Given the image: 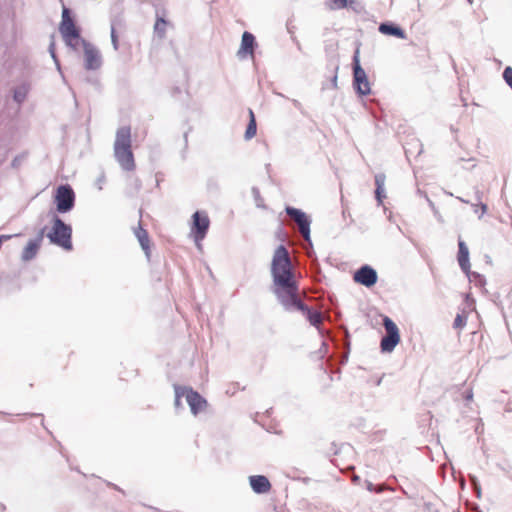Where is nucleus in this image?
<instances>
[{
    "instance_id": "f257e3e1",
    "label": "nucleus",
    "mask_w": 512,
    "mask_h": 512,
    "mask_svg": "<svg viewBox=\"0 0 512 512\" xmlns=\"http://www.w3.org/2000/svg\"><path fill=\"white\" fill-rule=\"evenodd\" d=\"M270 274L272 278L270 291L283 309L286 312H301L311 326L319 329L322 314L300 298L299 281L295 276L292 260L284 244H279L274 250Z\"/></svg>"
},
{
    "instance_id": "f03ea898",
    "label": "nucleus",
    "mask_w": 512,
    "mask_h": 512,
    "mask_svg": "<svg viewBox=\"0 0 512 512\" xmlns=\"http://www.w3.org/2000/svg\"><path fill=\"white\" fill-rule=\"evenodd\" d=\"M59 32L66 45L73 49L81 42L84 50V67L86 70L94 71L102 66V57L99 50L89 41L81 37V31L76 25L73 10L65 6L63 2Z\"/></svg>"
},
{
    "instance_id": "7ed1b4c3",
    "label": "nucleus",
    "mask_w": 512,
    "mask_h": 512,
    "mask_svg": "<svg viewBox=\"0 0 512 512\" xmlns=\"http://www.w3.org/2000/svg\"><path fill=\"white\" fill-rule=\"evenodd\" d=\"M114 157L123 170L133 171L135 169V159L131 148L130 126H122L117 129L114 142Z\"/></svg>"
},
{
    "instance_id": "20e7f679",
    "label": "nucleus",
    "mask_w": 512,
    "mask_h": 512,
    "mask_svg": "<svg viewBox=\"0 0 512 512\" xmlns=\"http://www.w3.org/2000/svg\"><path fill=\"white\" fill-rule=\"evenodd\" d=\"M51 223L52 227L46 235L49 242L66 251H71L73 249L72 226L65 223L56 213H52Z\"/></svg>"
},
{
    "instance_id": "39448f33",
    "label": "nucleus",
    "mask_w": 512,
    "mask_h": 512,
    "mask_svg": "<svg viewBox=\"0 0 512 512\" xmlns=\"http://www.w3.org/2000/svg\"><path fill=\"white\" fill-rule=\"evenodd\" d=\"M352 87L359 98L371 94L368 75L360 63V52L356 49L352 57Z\"/></svg>"
},
{
    "instance_id": "423d86ee",
    "label": "nucleus",
    "mask_w": 512,
    "mask_h": 512,
    "mask_svg": "<svg viewBox=\"0 0 512 512\" xmlns=\"http://www.w3.org/2000/svg\"><path fill=\"white\" fill-rule=\"evenodd\" d=\"M76 195L72 186L68 183L60 184L56 187L53 194V203L55 205V211H50L49 215L52 217V213L66 214L72 211L75 207Z\"/></svg>"
},
{
    "instance_id": "0eeeda50",
    "label": "nucleus",
    "mask_w": 512,
    "mask_h": 512,
    "mask_svg": "<svg viewBox=\"0 0 512 512\" xmlns=\"http://www.w3.org/2000/svg\"><path fill=\"white\" fill-rule=\"evenodd\" d=\"M210 227V219L206 211L197 210L191 216L190 236L197 247L206 238Z\"/></svg>"
},
{
    "instance_id": "6e6552de",
    "label": "nucleus",
    "mask_w": 512,
    "mask_h": 512,
    "mask_svg": "<svg viewBox=\"0 0 512 512\" xmlns=\"http://www.w3.org/2000/svg\"><path fill=\"white\" fill-rule=\"evenodd\" d=\"M382 324L386 334L381 338L380 349L382 353H391L401 340L400 331L396 323L389 316H383Z\"/></svg>"
},
{
    "instance_id": "1a4fd4ad",
    "label": "nucleus",
    "mask_w": 512,
    "mask_h": 512,
    "mask_svg": "<svg viewBox=\"0 0 512 512\" xmlns=\"http://www.w3.org/2000/svg\"><path fill=\"white\" fill-rule=\"evenodd\" d=\"M284 211L287 216L295 221L299 227V231L302 234L306 242L312 244L311 240V223L312 219L305 211L300 208H296L291 205H286Z\"/></svg>"
},
{
    "instance_id": "9d476101",
    "label": "nucleus",
    "mask_w": 512,
    "mask_h": 512,
    "mask_svg": "<svg viewBox=\"0 0 512 512\" xmlns=\"http://www.w3.org/2000/svg\"><path fill=\"white\" fill-rule=\"evenodd\" d=\"M352 278L355 283L366 288H372L378 282V273L373 266L363 264L354 271Z\"/></svg>"
},
{
    "instance_id": "9b49d317",
    "label": "nucleus",
    "mask_w": 512,
    "mask_h": 512,
    "mask_svg": "<svg viewBox=\"0 0 512 512\" xmlns=\"http://www.w3.org/2000/svg\"><path fill=\"white\" fill-rule=\"evenodd\" d=\"M185 399L193 415H198L207 406V400L192 387L185 386Z\"/></svg>"
},
{
    "instance_id": "f8f14e48",
    "label": "nucleus",
    "mask_w": 512,
    "mask_h": 512,
    "mask_svg": "<svg viewBox=\"0 0 512 512\" xmlns=\"http://www.w3.org/2000/svg\"><path fill=\"white\" fill-rule=\"evenodd\" d=\"M258 44L256 37L249 31H244L241 37V43L237 56L239 59H245L247 56H252Z\"/></svg>"
},
{
    "instance_id": "ddd939ff",
    "label": "nucleus",
    "mask_w": 512,
    "mask_h": 512,
    "mask_svg": "<svg viewBox=\"0 0 512 512\" xmlns=\"http://www.w3.org/2000/svg\"><path fill=\"white\" fill-rule=\"evenodd\" d=\"M249 485L255 494H267L272 489V484L269 478L265 475L257 474L248 477Z\"/></svg>"
},
{
    "instance_id": "4468645a",
    "label": "nucleus",
    "mask_w": 512,
    "mask_h": 512,
    "mask_svg": "<svg viewBox=\"0 0 512 512\" xmlns=\"http://www.w3.org/2000/svg\"><path fill=\"white\" fill-rule=\"evenodd\" d=\"M378 31L383 35L392 36L402 40L407 38L405 30L399 24L392 21L381 22L378 26Z\"/></svg>"
},
{
    "instance_id": "2eb2a0df",
    "label": "nucleus",
    "mask_w": 512,
    "mask_h": 512,
    "mask_svg": "<svg viewBox=\"0 0 512 512\" xmlns=\"http://www.w3.org/2000/svg\"><path fill=\"white\" fill-rule=\"evenodd\" d=\"M457 261L463 273L470 272L471 265L469 258V249L465 241L462 240L460 237L458 239Z\"/></svg>"
},
{
    "instance_id": "dca6fc26",
    "label": "nucleus",
    "mask_w": 512,
    "mask_h": 512,
    "mask_svg": "<svg viewBox=\"0 0 512 512\" xmlns=\"http://www.w3.org/2000/svg\"><path fill=\"white\" fill-rule=\"evenodd\" d=\"M374 181H375V190H374L375 200L378 205H382L384 199L386 198V191H385L386 175L384 173H377L374 176Z\"/></svg>"
},
{
    "instance_id": "f3484780",
    "label": "nucleus",
    "mask_w": 512,
    "mask_h": 512,
    "mask_svg": "<svg viewBox=\"0 0 512 512\" xmlns=\"http://www.w3.org/2000/svg\"><path fill=\"white\" fill-rule=\"evenodd\" d=\"M134 234L138 239V242L144 251L145 255L150 257V239L149 234L146 229L143 228L141 223H139L138 227L134 230Z\"/></svg>"
},
{
    "instance_id": "a211bd4d",
    "label": "nucleus",
    "mask_w": 512,
    "mask_h": 512,
    "mask_svg": "<svg viewBox=\"0 0 512 512\" xmlns=\"http://www.w3.org/2000/svg\"><path fill=\"white\" fill-rule=\"evenodd\" d=\"M40 247L41 244L38 243V240L30 239L22 251V261L28 262L33 260L36 257L38 251L40 250Z\"/></svg>"
},
{
    "instance_id": "6ab92c4d",
    "label": "nucleus",
    "mask_w": 512,
    "mask_h": 512,
    "mask_svg": "<svg viewBox=\"0 0 512 512\" xmlns=\"http://www.w3.org/2000/svg\"><path fill=\"white\" fill-rule=\"evenodd\" d=\"M169 24L163 16L156 15V21L154 24V33L159 39H164L166 36V28Z\"/></svg>"
},
{
    "instance_id": "aec40b11",
    "label": "nucleus",
    "mask_w": 512,
    "mask_h": 512,
    "mask_svg": "<svg viewBox=\"0 0 512 512\" xmlns=\"http://www.w3.org/2000/svg\"><path fill=\"white\" fill-rule=\"evenodd\" d=\"M248 112H249V122L247 124L246 130L244 133L245 140L252 139L257 133V123H256L255 114L252 109H249Z\"/></svg>"
},
{
    "instance_id": "412c9836",
    "label": "nucleus",
    "mask_w": 512,
    "mask_h": 512,
    "mask_svg": "<svg viewBox=\"0 0 512 512\" xmlns=\"http://www.w3.org/2000/svg\"><path fill=\"white\" fill-rule=\"evenodd\" d=\"M29 93V87L26 84H22L13 89V101L18 105H21L26 100Z\"/></svg>"
},
{
    "instance_id": "4be33fe9",
    "label": "nucleus",
    "mask_w": 512,
    "mask_h": 512,
    "mask_svg": "<svg viewBox=\"0 0 512 512\" xmlns=\"http://www.w3.org/2000/svg\"><path fill=\"white\" fill-rule=\"evenodd\" d=\"M174 392H175V399H174V408L176 413L181 412L184 410V406L182 404V397H185V386H181L178 384H174Z\"/></svg>"
},
{
    "instance_id": "5701e85b",
    "label": "nucleus",
    "mask_w": 512,
    "mask_h": 512,
    "mask_svg": "<svg viewBox=\"0 0 512 512\" xmlns=\"http://www.w3.org/2000/svg\"><path fill=\"white\" fill-rule=\"evenodd\" d=\"M464 274L467 276L469 281L473 283L476 287L484 288V286L486 285V278L484 275L471 270L469 273L467 272Z\"/></svg>"
},
{
    "instance_id": "b1692460",
    "label": "nucleus",
    "mask_w": 512,
    "mask_h": 512,
    "mask_svg": "<svg viewBox=\"0 0 512 512\" xmlns=\"http://www.w3.org/2000/svg\"><path fill=\"white\" fill-rule=\"evenodd\" d=\"M351 4H353V0H331L330 9H344L349 7Z\"/></svg>"
},
{
    "instance_id": "393cba45",
    "label": "nucleus",
    "mask_w": 512,
    "mask_h": 512,
    "mask_svg": "<svg viewBox=\"0 0 512 512\" xmlns=\"http://www.w3.org/2000/svg\"><path fill=\"white\" fill-rule=\"evenodd\" d=\"M467 316L465 314H457L453 321L454 329H462L466 326Z\"/></svg>"
},
{
    "instance_id": "a878e982",
    "label": "nucleus",
    "mask_w": 512,
    "mask_h": 512,
    "mask_svg": "<svg viewBox=\"0 0 512 512\" xmlns=\"http://www.w3.org/2000/svg\"><path fill=\"white\" fill-rule=\"evenodd\" d=\"M251 192H252L253 198L255 200L256 206L259 208L265 207L263 204L264 200L260 194V190L254 186V187H252Z\"/></svg>"
},
{
    "instance_id": "bb28decb",
    "label": "nucleus",
    "mask_w": 512,
    "mask_h": 512,
    "mask_svg": "<svg viewBox=\"0 0 512 512\" xmlns=\"http://www.w3.org/2000/svg\"><path fill=\"white\" fill-rule=\"evenodd\" d=\"M122 24V17L120 15H112L110 17V30L114 29L116 30L117 27L121 26Z\"/></svg>"
},
{
    "instance_id": "cd10ccee",
    "label": "nucleus",
    "mask_w": 512,
    "mask_h": 512,
    "mask_svg": "<svg viewBox=\"0 0 512 512\" xmlns=\"http://www.w3.org/2000/svg\"><path fill=\"white\" fill-rule=\"evenodd\" d=\"M111 43L115 51L119 49V38L117 30L111 29L110 31Z\"/></svg>"
},
{
    "instance_id": "c85d7f7f",
    "label": "nucleus",
    "mask_w": 512,
    "mask_h": 512,
    "mask_svg": "<svg viewBox=\"0 0 512 512\" xmlns=\"http://www.w3.org/2000/svg\"><path fill=\"white\" fill-rule=\"evenodd\" d=\"M475 196L477 201L479 202V206L481 207V215H483L487 212L488 207L485 203L482 202V192L477 190L475 192Z\"/></svg>"
},
{
    "instance_id": "c756f323",
    "label": "nucleus",
    "mask_w": 512,
    "mask_h": 512,
    "mask_svg": "<svg viewBox=\"0 0 512 512\" xmlns=\"http://www.w3.org/2000/svg\"><path fill=\"white\" fill-rule=\"evenodd\" d=\"M105 181H106V177H105L104 172H102L95 181V186L97 187V189L99 191H101L103 189V185H104Z\"/></svg>"
},
{
    "instance_id": "7c9ffc66",
    "label": "nucleus",
    "mask_w": 512,
    "mask_h": 512,
    "mask_svg": "<svg viewBox=\"0 0 512 512\" xmlns=\"http://www.w3.org/2000/svg\"><path fill=\"white\" fill-rule=\"evenodd\" d=\"M49 52H50L51 57L55 61V64H56L57 68L60 69V63H59V61L57 59V56H56V53H55V45H54L53 42H51L50 45H49Z\"/></svg>"
},
{
    "instance_id": "2f4dec72",
    "label": "nucleus",
    "mask_w": 512,
    "mask_h": 512,
    "mask_svg": "<svg viewBox=\"0 0 512 512\" xmlns=\"http://www.w3.org/2000/svg\"><path fill=\"white\" fill-rule=\"evenodd\" d=\"M276 237H277V239H279L281 241L285 240V232H284V228H283L282 222H280V224L278 226V229L276 231Z\"/></svg>"
},
{
    "instance_id": "473e14b6",
    "label": "nucleus",
    "mask_w": 512,
    "mask_h": 512,
    "mask_svg": "<svg viewBox=\"0 0 512 512\" xmlns=\"http://www.w3.org/2000/svg\"><path fill=\"white\" fill-rule=\"evenodd\" d=\"M470 479H471V482L473 483V485L475 486V490H476V496L478 498H480V495H481V489H480V485L476 479L475 476H470Z\"/></svg>"
},
{
    "instance_id": "72a5a7b5",
    "label": "nucleus",
    "mask_w": 512,
    "mask_h": 512,
    "mask_svg": "<svg viewBox=\"0 0 512 512\" xmlns=\"http://www.w3.org/2000/svg\"><path fill=\"white\" fill-rule=\"evenodd\" d=\"M366 489L369 492H375V493H381L382 492V489H377L376 486L372 482H370V481H366Z\"/></svg>"
},
{
    "instance_id": "f704fd0d",
    "label": "nucleus",
    "mask_w": 512,
    "mask_h": 512,
    "mask_svg": "<svg viewBox=\"0 0 512 512\" xmlns=\"http://www.w3.org/2000/svg\"><path fill=\"white\" fill-rule=\"evenodd\" d=\"M45 231H46V227L41 228L39 233L37 234V236L35 238H33V239L34 240H38V243L42 244Z\"/></svg>"
},
{
    "instance_id": "c9c22d12",
    "label": "nucleus",
    "mask_w": 512,
    "mask_h": 512,
    "mask_svg": "<svg viewBox=\"0 0 512 512\" xmlns=\"http://www.w3.org/2000/svg\"><path fill=\"white\" fill-rule=\"evenodd\" d=\"M327 351H328L327 344L325 342H322L321 347L319 349L320 358H323L324 355L327 353Z\"/></svg>"
},
{
    "instance_id": "e433bc0d",
    "label": "nucleus",
    "mask_w": 512,
    "mask_h": 512,
    "mask_svg": "<svg viewBox=\"0 0 512 512\" xmlns=\"http://www.w3.org/2000/svg\"><path fill=\"white\" fill-rule=\"evenodd\" d=\"M19 234H16L15 236H18ZM14 235H0V248L2 247L4 241L10 240Z\"/></svg>"
},
{
    "instance_id": "4c0bfd02",
    "label": "nucleus",
    "mask_w": 512,
    "mask_h": 512,
    "mask_svg": "<svg viewBox=\"0 0 512 512\" xmlns=\"http://www.w3.org/2000/svg\"><path fill=\"white\" fill-rule=\"evenodd\" d=\"M464 399L466 401H471L473 399V391L472 389H468L464 392Z\"/></svg>"
},
{
    "instance_id": "58836bf2",
    "label": "nucleus",
    "mask_w": 512,
    "mask_h": 512,
    "mask_svg": "<svg viewBox=\"0 0 512 512\" xmlns=\"http://www.w3.org/2000/svg\"><path fill=\"white\" fill-rule=\"evenodd\" d=\"M107 485L121 493H125L118 485L114 484V483H111V482H107Z\"/></svg>"
},
{
    "instance_id": "ea45409f",
    "label": "nucleus",
    "mask_w": 512,
    "mask_h": 512,
    "mask_svg": "<svg viewBox=\"0 0 512 512\" xmlns=\"http://www.w3.org/2000/svg\"><path fill=\"white\" fill-rule=\"evenodd\" d=\"M292 103H293V106H294L296 109L301 110L302 105H301V103H300L298 100L293 99V100H292Z\"/></svg>"
},
{
    "instance_id": "a19ab883",
    "label": "nucleus",
    "mask_w": 512,
    "mask_h": 512,
    "mask_svg": "<svg viewBox=\"0 0 512 512\" xmlns=\"http://www.w3.org/2000/svg\"><path fill=\"white\" fill-rule=\"evenodd\" d=\"M337 79H338V78H337V74H335V75L332 77V79H331V84H332V87H333L334 89H336V88H337Z\"/></svg>"
},
{
    "instance_id": "79ce46f5",
    "label": "nucleus",
    "mask_w": 512,
    "mask_h": 512,
    "mask_svg": "<svg viewBox=\"0 0 512 512\" xmlns=\"http://www.w3.org/2000/svg\"><path fill=\"white\" fill-rule=\"evenodd\" d=\"M331 451L333 452L334 455H337L339 453L334 442L331 444Z\"/></svg>"
},
{
    "instance_id": "37998d69",
    "label": "nucleus",
    "mask_w": 512,
    "mask_h": 512,
    "mask_svg": "<svg viewBox=\"0 0 512 512\" xmlns=\"http://www.w3.org/2000/svg\"><path fill=\"white\" fill-rule=\"evenodd\" d=\"M189 131H190V129L188 131L184 132V135H183L185 147H187V144H188V133H189Z\"/></svg>"
},
{
    "instance_id": "c03bdc74",
    "label": "nucleus",
    "mask_w": 512,
    "mask_h": 512,
    "mask_svg": "<svg viewBox=\"0 0 512 512\" xmlns=\"http://www.w3.org/2000/svg\"><path fill=\"white\" fill-rule=\"evenodd\" d=\"M134 185H135V188L137 190H140V188H141V181L139 179H135Z\"/></svg>"
},
{
    "instance_id": "a18cd8bd",
    "label": "nucleus",
    "mask_w": 512,
    "mask_h": 512,
    "mask_svg": "<svg viewBox=\"0 0 512 512\" xmlns=\"http://www.w3.org/2000/svg\"><path fill=\"white\" fill-rule=\"evenodd\" d=\"M87 81L93 85L99 84V81L97 79L87 78Z\"/></svg>"
},
{
    "instance_id": "49530a36",
    "label": "nucleus",
    "mask_w": 512,
    "mask_h": 512,
    "mask_svg": "<svg viewBox=\"0 0 512 512\" xmlns=\"http://www.w3.org/2000/svg\"><path fill=\"white\" fill-rule=\"evenodd\" d=\"M299 480L302 481L304 484H308L311 481V478L303 477V478H299Z\"/></svg>"
},
{
    "instance_id": "de8ad7c7",
    "label": "nucleus",
    "mask_w": 512,
    "mask_h": 512,
    "mask_svg": "<svg viewBox=\"0 0 512 512\" xmlns=\"http://www.w3.org/2000/svg\"><path fill=\"white\" fill-rule=\"evenodd\" d=\"M17 162H18V158L16 157V158H14V159L12 160L11 165H12L13 167H16V166H17Z\"/></svg>"
},
{
    "instance_id": "09e8293b",
    "label": "nucleus",
    "mask_w": 512,
    "mask_h": 512,
    "mask_svg": "<svg viewBox=\"0 0 512 512\" xmlns=\"http://www.w3.org/2000/svg\"><path fill=\"white\" fill-rule=\"evenodd\" d=\"M294 40H295V42H296V45H297L298 50H300V51H301V50H302V48H301V44H300V42H299V41H297L296 39H294Z\"/></svg>"
},
{
    "instance_id": "8fccbe9b",
    "label": "nucleus",
    "mask_w": 512,
    "mask_h": 512,
    "mask_svg": "<svg viewBox=\"0 0 512 512\" xmlns=\"http://www.w3.org/2000/svg\"><path fill=\"white\" fill-rule=\"evenodd\" d=\"M458 199H459L461 202H463V203H469V201H467V200H465V199H463V198H461V197H458Z\"/></svg>"
},
{
    "instance_id": "3c124183",
    "label": "nucleus",
    "mask_w": 512,
    "mask_h": 512,
    "mask_svg": "<svg viewBox=\"0 0 512 512\" xmlns=\"http://www.w3.org/2000/svg\"><path fill=\"white\" fill-rule=\"evenodd\" d=\"M427 200H428L429 206H430V207H434L433 202H432L431 200H429V199H427Z\"/></svg>"
},
{
    "instance_id": "603ef678",
    "label": "nucleus",
    "mask_w": 512,
    "mask_h": 512,
    "mask_svg": "<svg viewBox=\"0 0 512 512\" xmlns=\"http://www.w3.org/2000/svg\"><path fill=\"white\" fill-rule=\"evenodd\" d=\"M382 382V378H379L377 381H376V385H380Z\"/></svg>"
},
{
    "instance_id": "864d4df0",
    "label": "nucleus",
    "mask_w": 512,
    "mask_h": 512,
    "mask_svg": "<svg viewBox=\"0 0 512 512\" xmlns=\"http://www.w3.org/2000/svg\"><path fill=\"white\" fill-rule=\"evenodd\" d=\"M31 416H39L43 418V414H31Z\"/></svg>"
},
{
    "instance_id": "5fc2aeb1",
    "label": "nucleus",
    "mask_w": 512,
    "mask_h": 512,
    "mask_svg": "<svg viewBox=\"0 0 512 512\" xmlns=\"http://www.w3.org/2000/svg\"><path fill=\"white\" fill-rule=\"evenodd\" d=\"M469 4H473V0H467Z\"/></svg>"
}]
</instances>
